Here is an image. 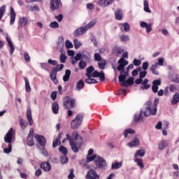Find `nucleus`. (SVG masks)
I'll list each match as a JSON object with an SVG mask.
<instances>
[{
  "instance_id": "obj_1",
  "label": "nucleus",
  "mask_w": 179,
  "mask_h": 179,
  "mask_svg": "<svg viewBox=\"0 0 179 179\" xmlns=\"http://www.w3.org/2000/svg\"><path fill=\"white\" fill-rule=\"evenodd\" d=\"M157 114V104L148 101L145 108L141 109L140 113L134 115V121L136 122H143V115L149 117V115H156Z\"/></svg>"
},
{
  "instance_id": "obj_2",
  "label": "nucleus",
  "mask_w": 179,
  "mask_h": 179,
  "mask_svg": "<svg viewBox=\"0 0 179 179\" xmlns=\"http://www.w3.org/2000/svg\"><path fill=\"white\" fill-rule=\"evenodd\" d=\"M66 138L62 140V143H65V141H69L70 146L74 153H78L79 150L82 148L83 143V139L79 135V133L76 131H73L72 133V136L69 134H66Z\"/></svg>"
},
{
  "instance_id": "obj_3",
  "label": "nucleus",
  "mask_w": 179,
  "mask_h": 179,
  "mask_svg": "<svg viewBox=\"0 0 179 179\" xmlns=\"http://www.w3.org/2000/svg\"><path fill=\"white\" fill-rule=\"evenodd\" d=\"M118 66L117 67V71L120 72V75L119 76V82H122V86H128L134 85V78H129L127 79V72L125 71V66L128 65V61L125 60L124 58H120L117 61Z\"/></svg>"
},
{
  "instance_id": "obj_4",
  "label": "nucleus",
  "mask_w": 179,
  "mask_h": 179,
  "mask_svg": "<svg viewBox=\"0 0 179 179\" xmlns=\"http://www.w3.org/2000/svg\"><path fill=\"white\" fill-rule=\"evenodd\" d=\"M4 141L6 143H8V148L3 149V153L6 155H9L12 152V143L15 142V131L13 128H10L8 131L4 136Z\"/></svg>"
},
{
  "instance_id": "obj_5",
  "label": "nucleus",
  "mask_w": 179,
  "mask_h": 179,
  "mask_svg": "<svg viewBox=\"0 0 179 179\" xmlns=\"http://www.w3.org/2000/svg\"><path fill=\"white\" fill-rule=\"evenodd\" d=\"M83 122V113H78L71 122V129H78Z\"/></svg>"
},
{
  "instance_id": "obj_6",
  "label": "nucleus",
  "mask_w": 179,
  "mask_h": 179,
  "mask_svg": "<svg viewBox=\"0 0 179 179\" xmlns=\"http://www.w3.org/2000/svg\"><path fill=\"white\" fill-rule=\"evenodd\" d=\"M64 69V64H60L59 69L53 67L50 74V78L51 80L55 83V85H57L58 80H57V73L61 71Z\"/></svg>"
},
{
  "instance_id": "obj_7",
  "label": "nucleus",
  "mask_w": 179,
  "mask_h": 179,
  "mask_svg": "<svg viewBox=\"0 0 179 179\" xmlns=\"http://www.w3.org/2000/svg\"><path fill=\"white\" fill-rule=\"evenodd\" d=\"M94 163L96 169H100L101 170H106V169H107V162H106V159L99 155H98L95 159Z\"/></svg>"
},
{
  "instance_id": "obj_8",
  "label": "nucleus",
  "mask_w": 179,
  "mask_h": 179,
  "mask_svg": "<svg viewBox=\"0 0 179 179\" xmlns=\"http://www.w3.org/2000/svg\"><path fill=\"white\" fill-rule=\"evenodd\" d=\"M99 155H93L92 156L90 155H87V161L85 159H83L81 161H80V164H81L82 166H84V167H86V166H87V163H90V162H94V163L96 162V159H97V157Z\"/></svg>"
},
{
  "instance_id": "obj_9",
  "label": "nucleus",
  "mask_w": 179,
  "mask_h": 179,
  "mask_svg": "<svg viewBox=\"0 0 179 179\" xmlns=\"http://www.w3.org/2000/svg\"><path fill=\"white\" fill-rule=\"evenodd\" d=\"M62 8V3L61 0H50V9L51 10H57Z\"/></svg>"
},
{
  "instance_id": "obj_10",
  "label": "nucleus",
  "mask_w": 179,
  "mask_h": 179,
  "mask_svg": "<svg viewBox=\"0 0 179 179\" xmlns=\"http://www.w3.org/2000/svg\"><path fill=\"white\" fill-rule=\"evenodd\" d=\"M90 78H99L101 82L106 80L104 72L101 71L100 73L97 71H94L90 76Z\"/></svg>"
},
{
  "instance_id": "obj_11",
  "label": "nucleus",
  "mask_w": 179,
  "mask_h": 179,
  "mask_svg": "<svg viewBox=\"0 0 179 179\" xmlns=\"http://www.w3.org/2000/svg\"><path fill=\"white\" fill-rule=\"evenodd\" d=\"M114 0H99L97 2V5L101 6V8H107V6H110V5H113Z\"/></svg>"
},
{
  "instance_id": "obj_12",
  "label": "nucleus",
  "mask_w": 179,
  "mask_h": 179,
  "mask_svg": "<svg viewBox=\"0 0 179 179\" xmlns=\"http://www.w3.org/2000/svg\"><path fill=\"white\" fill-rule=\"evenodd\" d=\"M64 106L67 108V110H71V108H73L75 107V99H67L64 102Z\"/></svg>"
},
{
  "instance_id": "obj_13",
  "label": "nucleus",
  "mask_w": 179,
  "mask_h": 179,
  "mask_svg": "<svg viewBox=\"0 0 179 179\" xmlns=\"http://www.w3.org/2000/svg\"><path fill=\"white\" fill-rule=\"evenodd\" d=\"M160 85H162V81H160V80H155L152 82V90L154 93H157Z\"/></svg>"
},
{
  "instance_id": "obj_14",
  "label": "nucleus",
  "mask_w": 179,
  "mask_h": 179,
  "mask_svg": "<svg viewBox=\"0 0 179 179\" xmlns=\"http://www.w3.org/2000/svg\"><path fill=\"white\" fill-rule=\"evenodd\" d=\"M97 24V18H94L88 24H86L85 27H83L84 29H85V31L87 30H90V29H92V27H94L96 24Z\"/></svg>"
},
{
  "instance_id": "obj_15",
  "label": "nucleus",
  "mask_w": 179,
  "mask_h": 179,
  "mask_svg": "<svg viewBox=\"0 0 179 179\" xmlns=\"http://www.w3.org/2000/svg\"><path fill=\"white\" fill-rule=\"evenodd\" d=\"M140 26L143 29H145L146 33H150L152 30V24L150 23L148 24L146 22H141Z\"/></svg>"
},
{
  "instance_id": "obj_16",
  "label": "nucleus",
  "mask_w": 179,
  "mask_h": 179,
  "mask_svg": "<svg viewBox=\"0 0 179 179\" xmlns=\"http://www.w3.org/2000/svg\"><path fill=\"white\" fill-rule=\"evenodd\" d=\"M57 49L59 52H62V50H64V37L59 36L58 38L57 45Z\"/></svg>"
},
{
  "instance_id": "obj_17",
  "label": "nucleus",
  "mask_w": 179,
  "mask_h": 179,
  "mask_svg": "<svg viewBox=\"0 0 179 179\" xmlns=\"http://www.w3.org/2000/svg\"><path fill=\"white\" fill-rule=\"evenodd\" d=\"M35 139H36L37 142L39 143V145H41V146H43V148L45 146L46 141H45V138L44 136L36 135L35 136Z\"/></svg>"
},
{
  "instance_id": "obj_18",
  "label": "nucleus",
  "mask_w": 179,
  "mask_h": 179,
  "mask_svg": "<svg viewBox=\"0 0 179 179\" xmlns=\"http://www.w3.org/2000/svg\"><path fill=\"white\" fill-rule=\"evenodd\" d=\"M6 40L8 44L9 48H10V54L12 55L13 52H15V46H13V43H12V40L10 38L7 36L6 38Z\"/></svg>"
},
{
  "instance_id": "obj_19",
  "label": "nucleus",
  "mask_w": 179,
  "mask_h": 179,
  "mask_svg": "<svg viewBox=\"0 0 179 179\" xmlns=\"http://www.w3.org/2000/svg\"><path fill=\"white\" fill-rule=\"evenodd\" d=\"M100 176H99V175H97V173L94 171V170H90L86 176V178L87 179H94V178H97Z\"/></svg>"
},
{
  "instance_id": "obj_20",
  "label": "nucleus",
  "mask_w": 179,
  "mask_h": 179,
  "mask_svg": "<svg viewBox=\"0 0 179 179\" xmlns=\"http://www.w3.org/2000/svg\"><path fill=\"white\" fill-rule=\"evenodd\" d=\"M85 32H86V30L85 29V27H81L74 31V36L76 37H79L80 36L85 34Z\"/></svg>"
},
{
  "instance_id": "obj_21",
  "label": "nucleus",
  "mask_w": 179,
  "mask_h": 179,
  "mask_svg": "<svg viewBox=\"0 0 179 179\" xmlns=\"http://www.w3.org/2000/svg\"><path fill=\"white\" fill-rule=\"evenodd\" d=\"M29 22V18L27 17H22L18 20V24L20 27H24Z\"/></svg>"
},
{
  "instance_id": "obj_22",
  "label": "nucleus",
  "mask_w": 179,
  "mask_h": 179,
  "mask_svg": "<svg viewBox=\"0 0 179 179\" xmlns=\"http://www.w3.org/2000/svg\"><path fill=\"white\" fill-rule=\"evenodd\" d=\"M41 169H42L43 171H51V164H50L49 162H43L41 164Z\"/></svg>"
},
{
  "instance_id": "obj_23",
  "label": "nucleus",
  "mask_w": 179,
  "mask_h": 179,
  "mask_svg": "<svg viewBox=\"0 0 179 179\" xmlns=\"http://www.w3.org/2000/svg\"><path fill=\"white\" fill-rule=\"evenodd\" d=\"M120 27L121 31H129L131 30V27L128 22H124L122 24H120Z\"/></svg>"
},
{
  "instance_id": "obj_24",
  "label": "nucleus",
  "mask_w": 179,
  "mask_h": 179,
  "mask_svg": "<svg viewBox=\"0 0 179 179\" xmlns=\"http://www.w3.org/2000/svg\"><path fill=\"white\" fill-rule=\"evenodd\" d=\"M16 19V13L15 12V9H13V7H10V24L12 26L15 23V20Z\"/></svg>"
},
{
  "instance_id": "obj_25",
  "label": "nucleus",
  "mask_w": 179,
  "mask_h": 179,
  "mask_svg": "<svg viewBox=\"0 0 179 179\" xmlns=\"http://www.w3.org/2000/svg\"><path fill=\"white\" fill-rule=\"evenodd\" d=\"M27 117L29 122V125L31 127L33 125V117H31V109H30V108L27 109Z\"/></svg>"
},
{
  "instance_id": "obj_26",
  "label": "nucleus",
  "mask_w": 179,
  "mask_h": 179,
  "mask_svg": "<svg viewBox=\"0 0 179 179\" xmlns=\"http://www.w3.org/2000/svg\"><path fill=\"white\" fill-rule=\"evenodd\" d=\"M143 10L144 12H146V13H152V10L149 7V1L147 0L143 1Z\"/></svg>"
},
{
  "instance_id": "obj_27",
  "label": "nucleus",
  "mask_w": 179,
  "mask_h": 179,
  "mask_svg": "<svg viewBox=\"0 0 179 179\" xmlns=\"http://www.w3.org/2000/svg\"><path fill=\"white\" fill-rule=\"evenodd\" d=\"M62 136V134L59 133L57 138L53 141L52 146L53 148H57L58 145H61V137Z\"/></svg>"
},
{
  "instance_id": "obj_28",
  "label": "nucleus",
  "mask_w": 179,
  "mask_h": 179,
  "mask_svg": "<svg viewBox=\"0 0 179 179\" xmlns=\"http://www.w3.org/2000/svg\"><path fill=\"white\" fill-rule=\"evenodd\" d=\"M122 167V162H115L111 164L112 170H118V169H121Z\"/></svg>"
},
{
  "instance_id": "obj_29",
  "label": "nucleus",
  "mask_w": 179,
  "mask_h": 179,
  "mask_svg": "<svg viewBox=\"0 0 179 179\" xmlns=\"http://www.w3.org/2000/svg\"><path fill=\"white\" fill-rule=\"evenodd\" d=\"M76 90L80 91L83 87H85V82L83 80H80L79 81L77 82L76 85Z\"/></svg>"
},
{
  "instance_id": "obj_30",
  "label": "nucleus",
  "mask_w": 179,
  "mask_h": 179,
  "mask_svg": "<svg viewBox=\"0 0 179 179\" xmlns=\"http://www.w3.org/2000/svg\"><path fill=\"white\" fill-rule=\"evenodd\" d=\"M139 139L136 138L134 140L128 143V146H129V148H134L135 146H139Z\"/></svg>"
},
{
  "instance_id": "obj_31",
  "label": "nucleus",
  "mask_w": 179,
  "mask_h": 179,
  "mask_svg": "<svg viewBox=\"0 0 179 179\" xmlns=\"http://www.w3.org/2000/svg\"><path fill=\"white\" fill-rule=\"evenodd\" d=\"M179 103V94L178 92L175 93V94L173 96L172 100H171V104L173 106H176Z\"/></svg>"
},
{
  "instance_id": "obj_32",
  "label": "nucleus",
  "mask_w": 179,
  "mask_h": 179,
  "mask_svg": "<svg viewBox=\"0 0 179 179\" xmlns=\"http://www.w3.org/2000/svg\"><path fill=\"white\" fill-rule=\"evenodd\" d=\"M52 110L54 114H58V111L59 110V105H58L57 102H54L52 104Z\"/></svg>"
},
{
  "instance_id": "obj_33",
  "label": "nucleus",
  "mask_w": 179,
  "mask_h": 179,
  "mask_svg": "<svg viewBox=\"0 0 179 179\" xmlns=\"http://www.w3.org/2000/svg\"><path fill=\"white\" fill-rule=\"evenodd\" d=\"M115 17L117 20H122V10H117L115 12Z\"/></svg>"
},
{
  "instance_id": "obj_34",
  "label": "nucleus",
  "mask_w": 179,
  "mask_h": 179,
  "mask_svg": "<svg viewBox=\"0 0 179 179\" xmlns=\"http://www.w3.org/2000/svg\"><path fill=\"white\" fill-rule=\"evenodd\" d=\"M69 78H71V70L66 69L65 71V75L63 76L64 82H68V80H69Z\"/></svg>"
},
{
  "instance_id": "obj_35",
  "label": "nucleus",
  "mask_w": 179,
  "mask_h": 179,
  "mask_svg": "<svg viewBox=\"0 0 179 179\" xmlns=\"http://www.w3.org/2000/svg\"><path fill=\"white\" fill-rule=\"evenodd\" d=\"M69 78H71V70L66 69L65 71V75L63 76L64 82H68V80H69Z\"/></svg>"
},
{
  "instance_id": "obj_36",
  "label": "nucleus",
  "mask_w": 179,
  "mask_h": 179,
  "mask_svg": "<svg viewBox=\"0 0 179 179\" xmlns=\"http://www.w3.org/2000/svg\"><path fill=\"white\" fill-rule=\"evenodd\" d=\"M107 65V62L106 59H102L101 61L99 62L98 63V66L100 69H105L106 66Z\"/></svg>"
},
{
  "instance_id": "obj_37",
  "label": "nucleus",
  "mask_w": 179,
  "mask_h": 179,
  "mask_svg": "<svg viewBox=\"0 0 179 179\" xmlns=\"http://www.w3.org/2000/svg\"><path fill=\"white\" fill-rule=\"evenodd\" d=\"M24 80L25 82L26 92H31V87H30V83L29 82V79L26 77H24Z\"/></svg>"
},
{
  "instance_id": "obj_38",
  "label": "nucleus",
  "mask_w": 179,
  "mask_h": 179,
  "mask_svg": "<svg viewBox=\"0 0 179 179\" xmlns=\"http://www.w3.org/2000/svg\"><path fill=\"white\" fill-rule=\"evenodd\" d=\"M93 71H94V67H93V66H90V67L87 68L85 76H87V78H90Z\"/></svg>"
},
{
  "instance_id": "obj_39",
  "label": "nucleus",
  "mask_w": 179,
  "mask_h": 179,
  "mask_svg": "<svg viewBox=\"0 0 179 179\" xmlns=\"http://www.w3.org/2000/svg\"><path fill=\"white\" fill-rule=\"evenodd\" d=\"M168 143L166 141H162L159 145H158V149L159 150H163L166 146H167Z\"/></svg>"
},
{
  "instance_id": "obj_40",
  "label": "nucleus",
  "mask_w": 179,
  "mask_h": 179,
  "mask_svg": "<svg viewBox=\"0 0 179 179\" xmlns=\"http://www.w3.org/2000/svg\"><path fill=\"white\" fill-rule=\"evenodd\" d=\"M28 146H34V140H33V135L29 134L27 138Z\"/></svg>"
},
{
  "instance_id": "obj_41",
  "label": "nucleus",
  "mask_w": 179,
  "mask_h": 179,
  "mask_svg": "<svg viewBox=\"0 0 179 179\" xmlns=\"http://www.w3.org/2000/svg\"><path fill=\"white\" fill-rule=\"evenodd\" d=\"M128 134H131L132 135H135V130L132 129H125L123 135L124 136V138H127L128 137Z\"/></svg>"
},
{
  "instance_id": "obj_42",
  "label": "nucleus",
  "mask_w": 179,
  "mask_h": 179,
  "mask_svg": "<svg viewBox=\"0 0 179 179\" xmlns=\"http://www.w3.org/2000/svg\"><path fill=\"white\" fill-rule=\"evenodd\" d=\"M134 162L137 163L138 166L140 167V169H143L145 166L143 165V162L142 161V159L135 157Z\"/></svg>"
},
{
  "instance_id": "obj_43",
  "label": "nucleus",
  "mask_w": 179,
  "mask_h": 179,
  "mask_svg": "<svg viewBox=\"0 0 179 179\" xmlns=\"http://www.w3.org/2000/svg\"><path fill=\"white\" fill-rule=\"evenodd\" d=\"M145 150H138L136 151V152L134 155V157H143L145 156Z\"/></svg>"
},
{
  "instance_id": "obj_44",
  "label": "nucleus",
  "mask_w": 179,
  "mask_h": 179,
  "mask_svg": "<svg viewBox=\"0 0 179 179\" xmlns=\"http://www.w3.org/2000/svg\"><path fill=\"white\" fill-rule=\"evenodd\" d=\"M88 79L85 80V83H87L88 85H92V84H96L97 83V80L94 78H92V77H87Z\"/></svg>"
},
{
  "instance_id": "obj_45",
  "label": "nucleus",
  "mask_w": 179,
  "mask_h": 179,
  "mask_svg": "<svg viewBox=\"0 0 179 179\" xmlns=\"http://www.w3.org/2000/svg\"><path fill=\"white\" fill-rule=\"evenodd\" d=\"M59 150L61 153H62V155H64V156L68 155V150L64 145H61L59 148Z\"/></svg>"
},
{
  "instance_id": "obj_46",
  "label": "nucleus",
  "mask_w": 179,
  "mask_h": 179,
  "mask_svg": "<svg viewBox=\"0 0 179 179\" xmlns=\"http://www.w3.org/2000/svg\"><path fill=\"white\" fill-rule=\"evenodd\" d=\"M73 43L75 45V48L78 50V48L82 47V43L77 38L73 39Z\"/></svg>"
},
{
  "instance_id": "obj_47",
  "label": "nucleus",
  "mask_w": 179,
  "mask_h": 179,
  "mask_svg": "<svg viewBox=\"0 0 179 179\" xmlns=\"http://www.w3.org/2000/svg\"><path fill=\"white\" fill-rule=\"evenodd\" d=\"M66 55L64 53H61L59 56V61L62 64H65L66 62Z\"/></svg>"
},
{
  "instance_id": "obj_48",
  "label": "nucleus",
  "mask_w": 179,
  "mask_h": 179,
  "mask_svg": "<svg viewBox=\"0 0 179 179\" xmlns=\"http://www.w3.org/2000/svg\"><path fill=\"white\" fill-rule=\"evenodd\" d=\"M6 10V6H2L0 8V20H2V17L5 13Z\"/></svg>"
},
{
  "instance_id": "obj_49",
  "label": "nucleus",
  "mask_w": 179,
  "mask_h": 179,
  "mask_svg": "<svg viewBox=\"0 0 179 179\" xmlns=\"http://www.w3.org/2000/svg\"><path fill=\"white\" fill-rule=\"evenodd\" d=\"M171 80H172V82H176V83H178V82H179L178 74L173 73L172 75Z\"/></svg>"
},
{
  "instance_id": "obj_50",
  "label": "nucleus",
  "mask_w": 179,
  "mask_h": 179,
  "mask_svg": "<svg viewBox=\"0 0 179 179\" xmlns=\"http://www.w3.org/2000/svg\"><path fill=\"white\" fill-rule=\"evenodd\" d=\"M60 163L62 164H66V163H68V157L66 155H64L60 157Z\"/></svg>"
},
{
  "instance_id": "obj_51",
  "label": "nucleus",
  "mask_w": 179,
  "mask_h": 179,
  "mask_svg": "<svg viewBox=\"0 0 179 179\" xmlns=\"http://www.w3.org/2000/svg\"><path fill=\"white\" fill-rule=\"evenodd\" d=\"M50 27H51L52 29H58V27H59V24H58V22H57L56 21L52 22L50 24Z\"/></svg>"
},
{
  "instance_id": "obj_52",
  "label": "nucleus",
  "mask_w": 179,
  "mask_h": 179,
  "mask_svg": "<svg viewBox=\"0 0 179 179\" xmlns=\"http://www.w3.org/2000/svg\"><path fill=\"white\" fill-rule=\"evenodd\" d=\"M20 124L22 128H27V127L29 125V124L25 122L23 119L20 120Z\"/></svg>"
},
{
  "instance_id": "obj_53",
  "label": "nucleus",
  "mask_w": 179,
  "mask_h": 179,
  "mask_svg": "<svg viewBox=\"0 0 179 179\" xmlns=\"http://www.w3.org/2000/svg\"><path fill=\"white\" fill-rule=\"evenodd\" d=\"M78 66L80 68V69H85V68H86L87 66V64L85 62L83 61H80L79 64H78Z\"/></svg>"
},
{
  "instance_id": "obj_54",
  "label": "nucleus",
  "mask_w": 179,
  "mask_h": 179,
  "mask_svg": "<svg viewBox=\"0 0 179 179\" xmlns=\"http://www.w3.org/2000/svg\"><path fill=\"white\" fill-rule=\"evenodd\" d=\"M65 47L67 49L73 48V44H72L69 40H66L65 42Z\"/></svg>"
},
{
  "instance_id": "obj_55",
  "label": "nucleus",
  "mask_w": 179,
  "mask_h": 179,
  "mask_svg": "<svg viewBox=\"0 0 179 179\" xmlns=\"http://www.w3.org/2000/svg\"><path fill=\"white\" fill-rule=\"evenodd\" d=\"M120 41H129V36L123 34L120 36Z\"/></svg>"
},
{
  "instance_id": "obj_56",
  "label": "nucleus",
  "mask_w": 179,
  "mask_h": 179,
  "mask_svg": "<svg viewBox=\"0 0 179 179\" xmlns=\"http://www.w3.org/2000/svg\"><path fill=\"white\" fill-rule=\"evenodd\" d=\"M94 60L98 61V62L103 59V58H101V55H100L99 53H95L94 55Z\"/></svg>"
},
{
  "instance_id": "obj_57",
  "label": "nucleus",
  "mask_w": 179,
  "mask_h": 179,
  "mask_svg": "<svg viewBox=\"0 0 179 179\" xmlns=\"http://www.w3.org/2000/svg\"><path fill=\"white\" fill-rule=\"evenodd\" d=\"M24 61H26L27 62H30V56L29 55V52H25L24 53Z\"/></svg>"
},
{
  "instance_id": "obj_58",
  "label": "nucleus",
  "mask_w": 179,
  "mask_h": 179,
  "mask_svg": "<svg viewBox=\"0 0 179 179\" xmlns=\"http://www.w3.org/2000/svg\"><path fill=\"white\" fill-rule=\"evenodd\" d=\"M146 75H148V71L143 70V71H141L139 73V78L141 79H143V78H146Z\"/></svg>"
},
{
  "instance_id": "obj_59",
  "label": "nucleus",
  "mask_w": 179,
  "mask_h": 179,
  "mask_svg": "<svg viewBox=\"0 0 179 179\" xmlns=\"http://www.w3.org/2000/svg\"><path fill=\"white\" fill-rule=\"evenodd\" d=\"M149 68V62H145L142 64V69L143 71H145Z\"/></svg>"
},
{
  "instance_id": "obj_60",
  "label": "nucleus",
  "mask_w": 179,
  "mask_h": 179,
  "mask_svg": "<svg viewBox=\"0 0 179 179\" xmlns=\"http://www.w3.org/2000/svg\"><path fill=\"white\" fill-rule=\"evenodd\" d=\"M133 64L135 66H139V65L142 64V62L138 59H134L133 61Z\"/></svg>"
},
{
  "instance_id": "obj_61",
  "label": "nucleus",
  "mask_w": 179,
  "mask_h": 179,
  "mask_svg": "<svg viewBox=\"0 0 179 179\" xmlns=\"http://www.w3.org/2000/svg\"><path fill=\"white\" fill-rule=\"evenodd\" d=\"M48 64H50V65H52L53 66L58 64V62L56 60H52L51 59H49L48 60Z\"/></svg>"
},
{
  "instance_id": "obj_62",
  "label": "nucleus",
  "mask_w": 179,
  "mask_h": 179,
  "mask_svg": "<svg viewBox=\"0 0 179 179\" xmlns=\"http://www.w3.org/2000/svg\"><path fill=\"white\" fill-rule=\"evenodd\" d=\"M159 66H163L164 64V58L160 57L158 59V62H157Z\"/></svg>"
},
{
  "instance_id": "obj_63",
  "label": "nucleus",
  "mask_w": 179,
  "mask_h": 179,
  "mask_svg": "<svg viewBox=\"0 0 179 179\" xmlns=\"http://www.w3.org/2000/svg\"><path fill=\"white\" fill-rule=\"evenodd\" d=\"M73 169L70 170V173L68 175L69 179H73L75 178V174H73Z\"/></svg>"
},
{
  "instance_id": "obj_64",
  "label": "nucleus",
  "mask_w": 179,
  "mask_h": 179,
  "mask_svg": "<svg viewBox=\"0 0 179 179\" xmlns=\"http://www.w3.org/2000/svg\"><path fill=\"white\" fill-rule=\"evenodd\" d=\"M41 155H43L45 157L48 156V152H47V150L44 147L41 150Z\"/></svg>"
}]
</instances>
